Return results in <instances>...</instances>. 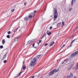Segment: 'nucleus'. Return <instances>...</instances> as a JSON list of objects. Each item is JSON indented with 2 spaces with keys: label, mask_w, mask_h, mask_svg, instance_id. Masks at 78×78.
<instances>
[{
  "label": "nucleus",
  "mask_w": 78,
  "mask_h": 78,
  "mask_svg": "<svg viewBox=\"0 0 78 78\" xmlns=\"http://www.w3.org/2000/svg\"><path fill=\"white\" fill-rule=\"evenodd\" d=\"M33 42V40L31 41H29L27 42V44H31V43H32V42Z\"/></svg>",
  "instance_id": "obj_12"
},
{
  "label": "nucleus",
  "mask_w": 78,
  "mask_h": 78,
  "mask_svg": "<svg viewBox=\"0 0 78 78\" xmlns=\"http://www.w3.org/2000/svg\"><path fill=\"white\" fill-rule=\"evenodd\" d=\"M76 30H75V29L74 30V31H75Z\"/></svg>",
  "instance_id": "obj_52"
},
{
  "label": "nucleus",
  "mask_w": 78,
  "mask_h": 78,
  "mask_svg": "<svg viewBox=\"0 0 78 78\" xmlns=\"http://www.w3.org/2000/svg\"><path fill=\"white\" fill-rule=\"evenodd\" d=\"M7 61V60H4L3 61V62H4V63H6V62Z\"/></svg>",
  "instance_id": "obj_29"
},
{
  "label": "nucleus",
  "mask_w": 78,
  "mask_h": 78,
  "mask_svg": "<svg viewBox=\"0 0 78 78\" xmlns=\"http://www.w3.org/2000/svg\"><path fill=\"white\" fill-rule=\"evenodd\" d=\"M57 61H58V60H57Z\"/></svg>",
  "instance_id": "obj_53"
},
{
  "label": "nucleus",
  "mask_w": 78,
  "mask_h": 78,
  "mask_svg": "<svg viewBox=\"0 0 78 78\" xmlns=\"http://www.w3.org/2000/svg\"><path fill=\"white\" fill-rule=\"evenodd\" d=\"M58 71H59V69H57V70H56V71L55 72V73H56L57 72H58Z\"/></svg>",
  "instance_id": "obj_23"
},
{
  "label": "nucleus",
  "mask_w": 78,
  "mask_h": 78,
  "mask_svg": "<svg viewBox=\"0 0 78 78\" xmlns=\"http://www.w3.org/2000/svg\"><path fill=\"white\" fill-rule=\"evenodd\" d=\"M2 44H4L5 43V40L4 39H3L2 40Z\"/></svg>",
  "instance_id": "obj_15"
},
{
  "label": "nucleus",
  "mask_w": 78,
  "mask_h": 78,
  "mask_svg": "<svg viewBox=\"0 0 78 78\" xmlns=\"http://www.w3.org/2000/svg\"><path fill=\"white\" fill-rule=\"evenodd\" d=\"M22 73V71H21L20 72V73H19V74L17 76H16L15 78H19V76H20V73Z\"/></svg>",
  "instance_id": "obj_9"
},
{
  "label": "nucleus",
  "mask_w": 78,
  "mask_h": 78,
  "mask_svg": "<svg viewBox=\"0 0 78 78\" xmlns=\"http://www.w3.org/2000/svg\"><path fill=\"white\" fill-rule=\"evenodd\" d=\"M41 42H42V41H41V40H40L38 42V43L40 44V43H41Z\"/></svg>",
  "instance_id": "obj_38"
},
{
  "label": "nucleus",
  "mask_w": 78,
  "mask_h": 78,
  "mask_svg": "<svg viewBox=\"0 0 78 78\" xmlns=\"http://www.w3.org/2000/svg\"><path fill=\"white\" fill-rule=\"evenodd\" d=\"M73 4V0H72V3H71V5L72 6Z\"/></svg>",
  "instance_id": "obj_22"
},
{
  "label": "nucleus",
  "mask_w": 78,
  "mask_h": 78,
  "mask_svg": "<svg viewBox=\"0 0 78 78\" xmlns=\"http://www.w3.org/2000/svg\"><path fill=\"white\" fill-rule=\"evenodd\" d=\"M73 73H70V76L71 77H73Z\"/></svg>",
  "instance_id": "obj_16"
},
{
  "label": "nucleus",
  "mask_w": 78,
  "mask_h": 78,
  "mask_svg": "<svg viewBox=\"0 0 78 78\" xmlns=\"http://www.w3.org/2000/svg\"><path fill=\"white\" fill-rule=\"evenodd\" d=\"M65 47V44H63L62 46V47Z\"/></svg>",
  "instance_id": "obj_45"
},
{
  "label": "nucleus",
  "mask_w": 78,
  "mask_h": 78,
  "mask_svg": "<svg viewBox=\"0 0 78 78\" xmlns=\"http://www.w3.org/2000/svg\"><path fill=\"white\" fill-rule=\"evenodd\" d=\"M54 21H55V19H54Z\"/></svg>",
  "instance_id": "obj_50"
},
{
  "label": "nucleus",
  "mask_w": 78,
  "mask_h": 78,
  "mask_svg": "<svg viewBox=\"0 0 78 78\" xmlns=\"http://www.w3.org/2000/svg\"><path fill=\"white\" fill-rule=\"evenodd\" d=\"M33 48H36H36H37V47L34 46Z\"/></svg>",
  "instance_id": "obj_44"
},
{
  "label": "nucleus",
  "mask_w": 78,
  "mask_h": 78,
  "mask_svg": "<svg viewBox=\"0 0 78 78\" xmlns=\"http://www.w3.org/2000/svg\"><path fill=\"white\" fill-rule=\"evenodd\" d=\"M67 63V62L65 60L64 61H63L62 63V64H66V63Z\"/></svg>",
  "instance_id": "obj_13"
},
{
  "label": "nucleus",
  "mask_w": 78,
  "mask_h": 78,
  "mask_svg": "<svg viewBox=\"0 0 78 78\" xmlns=\"http://www.w3.org/2000/svg\"><path fill=\"white\" fill-rule=\"evenodd\" d=\"M46 36V33H44L43 37H44V36Z\"/></svg>",
  "instance_id": "obj_32"
},
{
  "label": "nucleus",
  "mask_w": 78,
  "mask_h": 78,
  "mask_svg": "<svg viewBox=\"0 0 78 78\" xmlns=\"http://www.w3.org/2000/svg\"><path fill=\"white\" fill-rule=\"evenodd\" d=\"M54 19H56L57 17H58V13L57 12V10L56 8H54Z\"/></svg>",
  "instance_id": "obj_2"
},
{
  "label": "nucleus",
  "mask_w": 78,
  "mask_h": 78,
  "mask_svg": "<svg viewBox=\"0 0 78 78\" xmlns=\"http://www.w3.org/2000/svg\"><path fill=\"white\" fill-rule=\"evenodd\" d=\"M23 66H24L25 65V61H23Z\"/></svg>",
  "instance_id": "obj_31"
},
{
  "label": "nucleus",
  "mask_w": 78,
  "mask_h": 78,
  "mask_svg": "<svg viewBox=\"0 0 78 78\" xmlns=\"http://www.w3.org/2000/svg\"><path fill=\"white\" fill-rule=\"evenodd\" d=\"M53 44H55V42L53 41V42H51V44H50V47L52 46V45H53Z\"/></svg>",
  "instance_id": "obj_11"
},
{
  "label": "nucleus",
  "mask_w": 78,
  "mask_h": 78,
  "mask_svg": "<svg viewBox=\"0 0 78 78\" xmlns=\"http://www.w3.org/2000/svg\"><path fill=\"white\" fill-rule=\"evenodd\" d=\"M37 44H38V45H39V42H38V43H37Z\"/></svg>",
  "instance_id": "obj_47"
},
{
  "label": "nucleus",
  "mask_w": 78,
  "mask_h": 78,
  "mask_svg": "<svg viewBox=\"0 0 78 78\" xmlns=\"http://www.w3.org/2000/svg\"><path fill=\"white\" fill-rule=\"evenodd\" d=\"M64 22H62V27H63L64 25Z\"/></svg>",
  "instance_id": "obj_20"
},
{
  "label": "nucleus",
  "mask_w": 78,
  "mask_h": 78,
  "mask_svg": "<svg viewBox=\"0 0 78 78\" xmlns=\"http://www.w3.org/2000/svg\"><path fill=\"white\" fill-rule=\"evenodd\" d=\"M7 33L8 34H11V31H9L7 32Z\"/></svg>",
  "instance_id": "obj_25"
},
{
  "label": "nucleus",
  "mask_w": 78,
  "mask_h": 78,
  "mask_svg": "<svg viewBox=\"0 0 78 78\" xmlns=\"http://www.w3.org/2000/svg\"><path fill=\"white\" fill-rule=\"evenodd\" d=\"M20 38V36L18 37H16L14 39V41H18V39Z\"/></svg>",
  "instance_id": "obj_7"
},
{
  "label": "nucleus",
  "mask_w": 78,
  "mask_h": 78,
  "mask_svg": "<svg viewBox=\"0 0 78 78\" xmlns=\"http://www.w3.org/2000/svg\"><path fill=\"white\" fill-rule=\"evenodd\" d=\"M72 8H70L69 9V11H72Z\"/></svg>",
  "instance_id": "obj_27"
},
{
  "label": "nucleus",
  "mask_w": 78,
  "mask_h": 78,
  "mask_svg": "<svg viewBox=\"0 0 78 78\" xmlns=\"http://www.w3.org/2000/svg\"><path fill=\"white\" fill-rule=\"evenodd\" d=\"M78 55V51H76L75 52L73 53L71 55V57H75L76 55Z\"/></svg>",
  "instance_id": "obj_5"
},
{
  "label": "nucleus",
  "mask_w": 78,
  "mask_h": 78,
  "mask_svg": "<svg viewBox=\"0 0 78 78\" xmlns=\"http://www.w3.org/2000/svg\"><path fill=\"white\" fill-rule=\"evenodd\" d=\"M34 45H35V43L33 44V45H32L33 47H34Z\"/></svg>",
  "instance_id": "obj_41"
},
{
  "label": "nucleus",
  "mask_w": 78,
  "mask_h": 78,
  "mask_svg": "<svg viewBox=\"0 0 78 78\" xmlns=\"http://www.w3.org/2000/svg\"><path fill=\"white\" fill-rule=\"evenodd\" d=\"M0 48H3V46L2 45H1L0 46Z\"/></svg>",
  "instance_id": "obj_30"
},
{
  "label": "nucleus",
  "mask_w": 78,
  "mask_h": 78,
  "mask_svg": "<svg viewBox=\"0 0 78 78\" xmlns=\"http://www.w3.org/2000/svg\"><path fill=\"white\" fill-rule=\"evenodd\" d=\"M75 69V68H73V69Z\"/></svg>",
  "instance_id": "obj_51"
},
{
  "label": "nucleus",
  "mask_w": 78,
  "mask_h": 78,
  "mask_svg": "<svg viewBox=\"0 0 78 78\" xmlns=\"http://www.w3.org/2000/svg\"><path fill=\"white\" fill-rule=\"evenodd\" d=\"M61 23H58L57 24V27H58V26H59V25H60Z\"/></svg>",
  "instance_id": "obj_21"
},
{
  "label": "nucleus",
  "mask_w": 78,
  "mask_h": 78,
  "mask_svg": "<svg viewBox=\"0 0 78 78\" xmlns=\"http://www.w3.org/2000/svg\"><path fill=\"white\" fill-rule=\"evenodd\" d=\"M26 68V66H23V70H25Z\"/></svg>",
  "instance_id": "obj_17"
},
{
  "label": "nucleus",
  "mask_w": 78,
  "mask_h": 78,
  "mask_svg": "<svg viewBox=\"0 0 78 78\" xmlns=\"http://www.w3.org/2000/svg\"><path fill=\"white\" fill-rule=\"evenodd\" d=\"M75 68H76V70H78V63L77 64V65L75 66Z\"/></svg>",
  "instance_id": "obj_14"
},
{
  "label": "nucleus",
  "mask_w": 78,
  "mask_h": 78,
  "mask_svg": "<svg viewBox=\"0 0 78 78\" xmlns=\"http://www.w3.org/2000/svg\"><path fill=\"white\" fill-rule=\"evenodd\" d=\"M48 45V43H46L44 45V46L45 47H46V46H47V45Z\"/></svg>",
  "instance_id": "obj_33"
},
{
  "label": "nucleus",
  "mask_w": 78,
  "mask_h": 78,
  "mask_svg": "<svg viewBox=\"0 0 78 78\" xmlns=\"http://www.w3.org/2000/svg\"><path fill=\"white\" fill-rule=\"evenodd\" d=\"M65 61H66V62H69V61H70V58H67L66 60Z\"/></svg>",
  "instance_id": "obj_10"
},
{
  "label": "nucleus",
  "mask_w": 78,
  "mask_h": 78,
  "mask_svg": "<svg viewBox=\"0 0 78 78\" xmlns=\"http://www.w3.org/2000/svg\"><path fill=\"white\" fill-rule=\"evenodd\" d=\"M71 46H72V45L71 44V45L69 46L68 47V48H70V47H71Z\"/></svg>",
  "instance_id": "obj_24"
},
{
  "label": "nucleus",
  "mask_w": 78,
  "mask_h": 78,
  "mask_svg": "<svg viewBox=\"0 0 78 78\" xmlns=\"http://www.w3.org/2000/svg\"><path fill=\"white\" fill-rule=\"evenodd\" d=\"M70 63V62L68 64H67V65H68Z\"/></svg>",
  "instance_id": "obj_49"
},
{
  "label": "nucleus",
  "mask_w": 78,
  "mask_h": 78,
  "mask_svg": "<svg viewBox=\"0 0 78 78\" xmlns=\"http://www.w3.org/2000/svg\"><path fill=\"white\" fill-rule=\"evenodd\" d=\"M18 28H17L16 29H15L14 30V33H15L16 32V31H17V29H18Z\"/></svg>",
  "instance_id": "obj_19"
},
{
  "label": "nucleus",
  "mask_w": 78,
  "mask_h": 78,
  "mask_svg": "<svg viewBox=\"0 0 78 78\" xmlns=\"http://www.w3.org/2000/svg\"><path fill=\"white\" fill-rule=\"evenodd\" d=\"M48 33H49V31L47 30L46 32L47 34H48Z\"/></svg>",
  "instance_id": "obj_37"
},
{
  "label": "nucleus",
  "mask_w": 78,
  "mask_h": 78,
  "mask_svg": "<svg viewBox=\"0 0 78 78\" xmlns=\"http://www.w3.org/2000/svg\"><path fill=\"white\" fill-rule=\"evenodd\" d=\"M31 18H32L31 16H29V17H26L24 18V20L25 21H27V20H31Z\"/></svg>",
  "instance_id": "obj_4"
},
{
  "label": "nucleus",
  "mask_w": 78,
  "mask_h": 78,
  "mask_svg": "<svg viewBox=\"0 0 78 78\" xmlns=\"http://www.w3.org/2000/svg\"><path fill=\"white\" fill-rule=\"evenodd\" d=\"M7 54H8V53H7L3 57V59H5V58H6V55H7Z\"/></svg>",
  "instance_id": "obj_18"
},
{
  "label": "nucleus",
  "mask_w": 78,
  "mask_h": 78,
  "mask_svg": "<svg viewBox=\"0 0 78 78\" xmlns=\"http://www.w3.org/2000/svg\"><path fill=\"white\" fill-rule=\"evenodd\" d=\"M78 25L76 26V27L75 28V30H77V29H78Z\"/></svg>",
  "instance_id": "obj_35"
},
{
  "label": "nucleus",
  "mask_w": 78,
  "mask_h": 78,
  "mask_svg": "<svg viewBox=\"0 0 78 78\" xmlns=\"http://www.w3.org/2000/svg\"><path fill=\"white\" fill-rule=\"evenodd\" d=\"M56 72V69H54L52 71H51L49 74V76H51V75H53L54 74H55V72Z\"/></svg>",
  "instance_id": "obj_3"
},
{
  "label": "nucleus",
  "mask_w": 78,
  "mask_h": 78,
  "mask_svg": "<svg viewBox=\"0 0 78 78\" xmlns=\"http://www.w3.org/2000/svg\"><path fill=\"white\" fill-rule=\"evenodd\" d=\"M43 37H43H43L41 38V39H42L43 38Z\"/></svg>",
  "instance_id": "obj_48"
},
{
  "label": "nucleus",
  "mask_w": 78,
  "mask_h": 78,
  "mask_svg": "<svg viewBox=\"0 0 78 78\" xmlns=\"http://www.w3.org/2000/svg\"><path fill=\"white\" fill-rule=\"evenodd\" d=\"M34 13H36V11H34Z\"/></svg>",
  "instance_id": "obj_42"
},
{
  "label": "nucleus",
  "mask_w": 78,
  "mask_h": 78,
  "mask_svg": "<svg viewBox=\"0 0 78 78\" xmlns=\"http://www.w3.org/2000/svg\"><path fill=\"white\" fill-rule=\"evenodd\" d=\"M35 76H33L32 77V78H34Z\"/></svg>",
  "instance_id": "obj_46"
},
{
  "label": "nucleus",
  "mask_w": 78,
  "mask_h": 78,
  "mask_svg": "<svg viewBox=\"0 0 78 78\" xmlns=\"http://www.w3.org/2000/svg\"><path fill=\"white\" fill-rule=\"evenodd\" d=\"M72 66H71V67L69 68L68 69V70H69L70 69H71V68H72Z\"/></svg>",
  "instance_id": "obj_39"
},
{
  "label": "nucleus",
  "mask_w": 78,
  "mask_h": 78,
  "mask_svg": "<svg viewBox=\"0 0 78 78\" xmlns=\"http://www.w3.org/2000/svg\"><path fill=\"white\" fill-rule=\"evenodd\" d=\"M7 38H10V37L9 36V35H8L7 36Z\"/></svg>",
  "instance_id": "obj_26"
},
{
  "label": "nucleus",
  "mask_w": 78,
  "mask_h": 78,
  "mask_svg": "<svg viewBox=\"0 0 78 78\" xmlns=\"http://www.w3.org/2000/svg\"><path fill=\"white\" fill-rule=\"evenodd\" d=\"M11 11L12 12H13L14 11V9H12L11 10Z\"/></svg>",
  "instance_id": "obj_36"
},
{
  "label": "nucleus",
  "mask_w": 78,
  "mask_h": 78,
  "mask_svg": "<svg viewBox=\"0 0 78 78\" xmlns=\"http://www.w3.org/2000/svg\"><path fill=\"white\" fill-rule=\"evenodd\" d=\"M36 61H37V60L36 59V57L34 58L31 60L30 65L31 67H34V66L36 65Z\"/></svg>",
  "instance_id": "obj_1"
},
{
  "label": "nucleus",
  "mask_w": 78,
  "mask_h": 78,
  "mask_svg": "<svg viewBox=\"0 0 78 78\" xmlns=\"http://www.w3.org/2000/svg\"><path fill=\"white\" fill-rule=\"evenodd\" d=\"M75 39L74 40H73V41H72V42H71V44H73V42H74L75 41Z\"/></svg>",
  "instance_id": "obj_28"
},
{
  "label": "nucleus",
  "mask_w": 78,
  "mask_h": 78,
  "mask_svg": "<svg viewBox=\"0 0 78 78\" xmlns=\"http://www.w3.org/2000/svg\"><path fill=\"white\" fill-rule=\"evenodd\" d=\"M51 34V32H49L48 33V34L49 36H50Z\"/></svg>",
  "instance_id": "obj_34"
},
{
  "label": "nucleus",
  "mask_w": 78,
  "mask_h": 78,
  "mask_svg": "<svg viewBox=\"0 0 78 78\" xmlns=\"http://www.w3.org/2000/svg\"><path fill=\"white\" fill-rule=\"evenodd\" d=\"M41 55L42 54H41L39 55H37V56L36 57H35V58L37 59H38L39 58V57H41Z\"/></svg>",
  "instance_id": "obj_8"
},
{
  "label": "nucleus",
  "mask_w": 78,
  "mask_h": 78,
  "mask_svg": "<svg viewBox=\"0 0 78 78\" xmlns=\"http://www.w3.org/2000/svg\"><path fill=\"white\" fill-rule=\"evenodd\" d=\"M34 15H35V13H30L29 16L32 17H34Z\"/></svg>",
  "instance_id": "obj_6"
},
{
  "label": "nucleus",
  "mask_w": 78,
  "mask_h": 78,
  "mask_svg": "<svg viewBox=\"0 0 78 78\" xmlns=\"http://www.w3.org/2000/svg\"><path fill=\"white\" fill-rule=\"evenodd\" d=\"M24 5L25 6H26V5H27V2H25L24 3Z\"/></svg>",
  "instance_id": "obj_40"
},
{
  "label": "nucleus",
  "mask_w": 78,
  "mask_h": 78,
  "mask_svg": "<svg viewBox=\"0 0 78 78\" xmlns=\"http://www.w3.org/2000/svg\"><path fill=\"white\" fill-rule=\"evenodd\" d=\"M50 30H51V29H52V27H50Z\"/></svg>",
  "instance_id": "obj_43"
}]
</instances>
